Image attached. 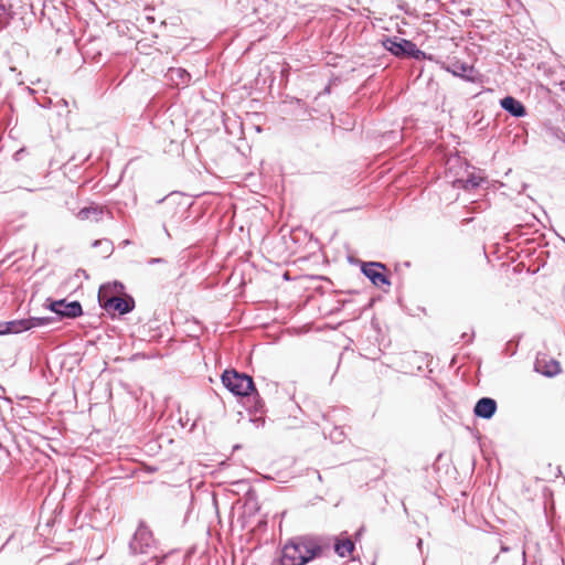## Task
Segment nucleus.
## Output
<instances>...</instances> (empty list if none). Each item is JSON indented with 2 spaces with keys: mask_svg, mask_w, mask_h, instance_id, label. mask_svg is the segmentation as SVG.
Returning a JSON list of instances; mask_svg holds the SVG:
<instances>
[{
  "mask_svg": "<svg viewBox=\"0 0 565 565\" xmlns=\"http://www.w3.org/2000/svg\"><path fill=\"white\" fill-rule=\"evenodd\" d=\"M333 548L334 553L344 558L355 550V543L347 532L340 536L306 534L288 540L281 550L280 565H307L317 558L328 556Z\"/></svg>",
  "mask_w": 565,
  "mask_h": 565,
  "instance_id": "1",
  "label": "nucleus"
},
{
  "mask_svg": "<svg viewBox=\"0 0 565 565\" xmlns=\"http://www.w3.org/2000/svg\"><path fill=\"white\" fill-rule=\"evenodd\" d=\"M221 381L228 392L244 399V405L250 414L249 420L256 427L264 426L266 405L255 386L253 377L235 369H227L223 371Z\"/></svg>",
  "mask_w": 565,
  "mask_h": 565,
  "instance_id": "2",
  "label": "nucleus"
},
{
  "mask_svg": "<svg viewBox=\"0 0 565 565\" xmlns=\"http://www.w3.org/2000/svg\"><path fill=\"white\" fill-rule=\"evenodd\" d=\"M381 44L387 52L398 58L409 57L415 61H435L431 54L418 49V46L412 40L395 35H383L381 39Z\"/></svg>",
  "mask_w": 565,
  "mask_h": 565,
  "instance_id": "3",
  "label": "nucleus"
},
{
  "mask_svg": "<svg viewBox=\"0 0 565 565\" xmlns=\"http://www.w3.org/2000/svg\"><path fill=\"white\" fill-rule=\"evenodd\" d=\"M44 308L55 313L60 320H73L84 315L83 306L78 300L67 301L65 298H46Z\"/></svg>",
  "mask_w": 565,
  "mask_h": 565,
  "instance_id": "4",
  "label": "nucleus"
},
{
  "mask_svg": "<svg viewBox=\"0 0 565 565\" xmlns=\"http://www.w3.org/2000/svg\"><path fill=\"white\" fill-rule=\"evenodd\" d=\"M178 199H180L178 193H170L158 201L159 204H162L164 221L172 225L180 224L183 218L188 217L189 213V205L179 202Z\"/></svg>",
  "mask_w": 565,
  "mask_h": 565,
  "instance_id": "5",
  "label": "nucleus"
},
{
  "mask_svg": "<svg viewBox=\"0 0 565 565\" xmlns=\"http://www.w3.org/2000/svg\"><path fill=\"white\" fill-rule=\"evenodd\" d=\"M360 264L361 273L377 288L392 285L387 267L381 262H363L358 260Z\"/></svg>",
  "mask_w": 565,
  "mask_h": 565,
  "instance_id": "6",
  "label": "nucleus"
},
{
  "mask_svg": "<svg viewBox=\"0 0 565 565\" xmlns=\"http://www.w3.org/2000/svg\"><path fill=\"white\" fill-rule=\"evenodd\" d=\"M440 67L454 76L469 83H478L482 77L472 64H468L458 58H452L449 62H441Z\"/></svg>",
  "mask_w": 565,
  "mask_h": 565,
  "instance_id": "7",
  "label": "nucleus"
},
{
  "mask_svg": "<svg viewBox=\"0 0 565 565\" xmlns=\"http://www.w3.org/2000/svg\"><path fill=\"white\" fill-rule=\"evenodd\" d=\"M98 302L100 308H103L107 312L115 311L118 312L120 316L131 312L136 307L135 299L131 295H125L124 297H120L105 296L99 294Z\"/></svg>",
  "mask_w": 565,
  "mask_h": 565,
  "instance_id": "8",
  "label": "nucleus"
},
{
  "mask_svg": "<svg viewBox=\"0 0 565 565\" xmlns=\"http://www.w3.org/2000/svg\"><path fill=\"white\" fill-rule=\"evenodd\" d=\"M153 543L152 532L143 521H140L130 542L129 550L132 554H143Z\"/></svg>",
  "mask_w": 565,
  "mask_h": 565,
  "instance_id": "9",
  "label": "nucleus"
},
{
  "mask_svg": "<svg viewBox=\"0 0 565 565\" xmlns=\"http://www.w3.org/2000/svg\"><path fill=\"white\" fill-rule=\"evenodd\" d=\"M21 0L0 1V23H9L14 15L25 13L26 9H31V4L20 6Z\"/></svg>",
  "mask_w": 565,
  "mask_h": 565,
  "instance_id": "10",
  "label": "nucleus"
},
{
  "mask_svg": "<svg viewBox=\"0 0 565 565\" xmlns=\"http://www.w3.org/2000/svg\"><path fill=\"white\" fill-rule=\"evenodd\" d=\"M498 409V403L494 398L483 396L479 398L473 406V415L481 419H491Z\"/></svg>",
  "mask_w": 565,
  "mask_h": 565,
  "instance_id": "11",
  "label": "nucleus"
},
{
  "mask_svg": "<svg viewBox=\"0 0 565 565\" xmlns=\"http://www.w3.org/2000/svg\"><path fill=\"white\" fill-rule=\"evenodd\" d=\"M500 107L515 118H523L527 115L526 107L518 98L507 95L499 102Z\"/></svg>",
  "mask_w": 565,
  "mask_h": 565,
  "instance_id": "12",
  "label": "nucleus"
},
{
  "mask_svg": "<svg viewBox=\"0 0 565 565\" xmlns=\"http://www.w3.org/2000/svg\"><path fill=\"white\" fill-rule=\"evenodd\" d=\"M535 372L540 373L545 377H554L561 373V364L555 359L536 358L534 363Z\"/></svg>",
  "mask_w": 565,
  "mask_h": 565,
  "instance_id": "13",
  "label": "nucleus"
},
{
  "mask_svg": "<svg viewBox=\"0 0 565 565\" xmlns=\"http://www.w3.org/2000/svg\"><path fill=\"white\" fill-rule=\"evenodd\" d=\"M24 331H29L26 318L0 321V335L20 334Z\"/></svg>",
  "mask_w": 565,
  "mask_h": 565,
  "instance_id": "14",
  "label": "nucleus"
},
{
  "mask_svg": "<svg viewBox=\"0 0 565 565\" xmlns=\"http://www.w3.org/2000/svg\"><path fill=\"white\" fill-rule=\"evenodd\" d=\"M484 181L486 178L477 175L476 173H470L466 179H457L455 181V185L465 191H468L479 188Z\"/></svg>",
  "mask_w": 565,
  "mask_h": 565,
  "instance_id": "15",
  "label": "nucleus"
},
{
  "mask_svg": "<svg viewBox=\"0 0 565 565\" xmlns=\"http://www.w3.org/2000/svg\"><path fill=\"white\" fill-rule=\"evenodd\" d=\"M529 227L523 224L515 225L511 231L505 234V241L513 243L520 238H524V242H531L530 238H526Z\"/></svg>",
  "mask_w": 565,
  "mask_h": 565,
  "instance_id": "16",
  "label": "nucleus"
},
{
  "mask_svg": "<svg viewBox=\"0 0 565 565\" xmlns=\"http://www.w3.org/2000/svg\"><path fill=\"white\" fill-rule=\"evenodd\" d=\"M102 215H103V210L98 205L85 206V207L81 209L77 213V217L79 220H88V218L93 217L96 222H98L100 220Z\"/></svg>",
  "mask_w": 565,
  "mask_h": 565,
  "instance_id": "17",
  "label": "nucleus"
},
{
  "mask_svg": "<svg viewBox=\"0 0 565 565\" xmlns=\"http://www.w3.org/2000/svg\"><path fill=\"white\" fill-rule=\"evenodd\" d=\"M170 76L177 85H188L191 82V74L182 67L171 68Z\"/></svg>",
  "mask_w": 565,
  "mask_h": 565,
  "instance_id": "18",
  "label": "nucleus"
},
{
  "mask_svg": "<svg viewBox=\"0 0 565 565\" xmlns=\"http://www.w3.org/2000/svg\"><path fill=\"white\" fill-rule=\"evenodd\" d=\"M56 320L54 317H29L26 318L28 329L49 326Z\"/></svg>",
  "mask_w": 565,
  "mask_h": 565,
  "instance_id": "19",
  "label": "nucleus"
},
{
  "mask_svg": "<svg viewBox=\"0 0 565 565\" xmlns=\"http://www.w3.org/2000/svg\"><path fill=\"white\" fill-rule=\"evenodd\" d=\"M93 246L94 247L102 246L105 257H108L114 250L113 243L107 238L94 241Z\"/></svg>",
  "mask_w": 565,
  "mask_h": 565,
  "instance_id": "20",
  "label": "nucleus"
},
{
  "mask_svg": "<svg viewBox=\"0 0 565 565\" xmlns=\"http://www.w3.org/2000/svg\"><path fill=\"white\" fill-rule=\"evenodd\" d=\"M332 443L340 444L344 440L345 434L342 427L334 426L329 434Z\"/></svg>",
  "mask_w": 565,
  "mask_h": 565,
  "instance_id": "21",
  "label": "nucleus"
},
{
  "mask_svg": "<svg viewBox=\"0 0 565 565\" xmlns=\"http://www.w3.org/2000/svg\"><path fill=\"white\" fill-rule=\"evenodd\" d=\"M520 338L521 337L519 335V337H515V338H513V339H511L510 341L507 342V344H505V352L510 356H513L516 353Z\"/></svg>",
  "mask_w": 565,
  "mask_h": 565,
  "instance_id": "22",
  "label": "nucleus"
},
{
  "mask_svg": "<svg viewBox=\"0 0 565 565\" xmlns=\"http://www.w3.org/2000/svg\"><path fill=\"white\" fill-rule=\"evenodd\" d=\"M147 265H159V264H167V259L163 257H151L146 260Z\"/></svg>",
  "mask_w": 565,
  "mask_h": 565,
  "instance_id": "23",
  "label": "nucleus"
},
{
  "mask_svg": "<svg viewBox=\"0 0 565 565\" xmlns=\"http://www.w3.org/2000/svg\"><path fill=\"white\" fill-rule=\"evenodd\" d=\"M38 105L42 108H50L52 105V100L50 97H42L41 99H35Z\"/></svg>",
  "mask_w": 565,
  "mask_h": 565,
  "instance_id": "24",
  "label": "nucleus"
},
{
  "mask_svg": "<svg viewBox=\"0 0 565 565\" xmlns=\"http://www.w3.org/2000/svg\"><path fill=\"white\" fill-rule=\"evenodd\" d=\"M111 287L116 294H121L125 291V285L119 280L113 281Z\"/></svg>",
  "mask_w": 565,
  "mask_h": 565,
  "instance_id": "25",
  "label": "nucleus"
},
{
  "mask_svg": "<svg viewBox=\"0 0 565 565\" xmlns=\"http://www.w3.org/2000/svg\"><path fill=\"white\" fill-rule=\"evenodd\" d=\"M552 135L565 142V132L561 128H551Z\"/></svg>",
  "mask_w": 565,
  "mask_h": 565,
  "instance_id": "26",
  "label": "nucleus"
},
{
  "mask_svg": "<svg viewBox=\"0 0 565 565\" xmlns=\"http://www.w3.org/2000/svg\"><path fill=\"white\" fill-rule=\"evenodd\" d=\"M246 497L249 501L252 500H256V492L254 489L249 488L248 491L246 492Z\"/></svg>",
  "mask_w": 565,
  "mask_h": 565,
  "instance_id": "27",
  "label": "nucleus"
},
{
  "mask_svg": "<svg viewBox=\"0 0 565 565\" xmlns=\"http://www.w3.org/2000/svg\"><path fill=\"white\" fill-rule=\"evenodd\" d=\"M460 13L463 17H471L473 13V9H471V8L460 9Z\"/></svg>",
  "mask_w": 565,
  "mask_h": 565,
  "instance_id": "28",
  "label": "nucleus"
},
{
  "mask_svg": "<svg viewBox=\"0 0 565 565\" xmlns=\"http://www.w3.org/2000/svg\"><path fill=\"white\" fill-rule=\"evenodd\" d=\"M0 451L6 456V458H8L10 456V451L8 450L7 447H4L2 445V443L0 441Z\"/></svg>",
  "mask_w": 565,
  "mask_h": 565,
  "instance_id": "29",
  "label": "nucleus"
},
{
  "mask_svg": "<svg viewBox=\"0 0 565 565\" xmlns=\"http://www.w3.org/2000/svg\"><path fill=\"white\" fill-rule=\"evenodd\" d=\"M168 223H169V222L163 221V223H162V228H163V231H164V233H166L167 237H168V238H171V234H170V232H169V230H168V227H167V224H168Z\"/></svg>",
  "mask_w": 565,
  "mask_h": 565,
  "instance_id": "30",
  "label": "nucleus"
},
{
  "mask_svg": "<svg viewBox=\"0 0 565 565\" xmlns=\"http://www.w3.org/2000/svg\"><path fill=\"white\" fill-rule=\"evenodd\" d=\"M373 303H374V299H370V300L367 301V303L363 307V310H362V311H364V310H367V309L372 308Z\"/></svg>",
  "mask_w": 565,
  "mask_h": 565,
  "instance_id": "31",
  "label": "nucleus"
},
{
  "mask_svg": "<svg viewBox=\"0 0 565 565\" xmlns=\"http://www.w3.org/2000/svg\"><path fill=\"white\" fill-rule=\"evenodd\" d=\"M13 534H11L8 540L2 544V546L0 547V551H2L10 542L11 540L13 539Z\"/></svg>",
  "mask_w": 565,
  "mask_h": 565,
  "instance_id": "32",
  "label": "nucleus"
},
{
  "mask_svg": "<svg viewBox=\"0 0 565 565\" xmlns=\"http://www.w3.org/2000/svg\"><path fill=\"white\" fill-rule=\"evenodd\" d=\"M509 551H510V547H509V546L503 545V544L501 545V547H500V552H501V553H507V552H509Z\"/></svg>",
  "mask_w": 565,
  "mask_h": 565,
  "instance_id": "33",
  "label": "nucleus"
},
{
  "mask_svg": "<svg viewBox=\"0 0 565 565\" xmlns=\"http://www.w3.org/2000/svg\"><path fill=\"white\" fill-rule=\"evenodd\" d=\"M522 556H523V564L525 565V562H526V553H525V548L523 547V551H522Z\"/></svg>",
  "mask_w": 565,
  "mask_h": 565,
  "instance_id": "34",
  "label": "nucleus"
},
{
  "mask_svg": "<svg viewBox=\"0 0 565 565\" xmlns=\"http://www.w3.org/2000/svg\"><path fill=\"white\" fill-rule=\"evenodd\" d=\"M323 92H324L326 94H330V92H331V87H330V85L326 86Z\"/></svg>",
  "mask_w": 565,
  "mask_h": 565,
  "instance_id": "35",
  "label": "nucleus"
},
{
  "mask_svg": "<svg viewBox=\"0 0 565 565\" xmlns=\"http://www.w3.org/2000/svg\"><path fill=\"white\" fill-rule=\"evenodd\" d=\"M422 545H423V540H422V539H418V540H417V547H418V548H422Z\"/></svg>",
  "mask_w": 565,
  "mask_h": 565,
  "instance_id": "36",
  "label": "nucleus"
},
{
  "mask_svg": "<svg viewBox=\"0 0 565 565\" xmlns=\"http://www.w3.org/2000/svg\"><path fill=\"white\" fill-rule=\"evenodd\" d=\"M559 85H561V90L565 94V83L562 82Z\"/></svg>",
  "mask_w": 565,
  "mask_h": 565,
  "instance_id": "37",
  "label": "nucleus"
},
{
  "mask_svg": "<svg viewBox=\"0 0 565 565\" xmlns=\"http://www.w3.org/2000/svg\"><path fill=\"white\" fill-rule=\"evenodd\" d=\"M253 510H254V512H257L259 510V507H258L257 502H255V505H254Z\"/></svg>",
  "mask_w": 565,
  "mask_h": 565,
  "instance_id": "38",
  "label": "nucleus"
},
{
  "mask_svg": "<svg viewBox=\"0 0 565 565\" xmlns=\"http://www.w3.org/2000/svg\"><path fill=\"white\" fill-rule=\"evenodd\" d=\"M468 334L467 333H462L461 338L463 339H467Z\"/></svg>",
  "mask_w": 565,
  "mask_h": 565,
  "instance_id": "39",
  "label": "nucleus"
},
{
  "mask_svg": "<svg viewBox=\"0 0 565 565\" xmlns=\"http://www.w3.org/2000/svg\"><path fill=\"white\" fill-rule=\"evenodd\" d=\"M473 338V333L469 337L468 341L471 342Z\"/></svg>",
  "mask_w": 565,
  "mask_h": 565,
  "instance_id": "40",
  "label": "nucleus"
},
{
  "mask_svg": "<svg viewBox=\"0 0 565 565\" xmlns=\"http://www.w3.org/2000/svg\"><path fill=\"white\" fill-rule=\"evenodd\" d=\"M0 392H4V387L2 385H0Z\"/></svg>",
  "mask_w": 565,
  "mask_h": 565,
  "instance_id": "41",
  "label": "nucleus"
},
{
  "mask_svg": "<svg viewBox=\"0 0 565 565\" xmlns=\"http://www.w3.org/2000/svg\"><path fill=\"white\" fill-rule=\"evenodd\" d=\"M108 285H102L100 289H104L106 288Z\"/></svg>",
  "mask_w": 565,
  "mask_h": 565,
  "instance_id": "42",
  "label": "nucleus"
}]
</instances>
